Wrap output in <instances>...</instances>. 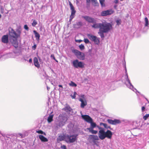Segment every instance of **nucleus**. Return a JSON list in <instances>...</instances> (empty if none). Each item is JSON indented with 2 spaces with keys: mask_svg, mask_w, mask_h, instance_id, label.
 <instances>
[{
  "mask_svg": "<svg viewBox=\"0 0 149 149\" xmlns=\"http://www.w3.org/2000/svg\"><path fill=\"white\" fill-rule=\"evenodd\" d=\"M107 124L106 123H100V125L101 126L103 125L104 127H106V126Z\"/></svg>",
  "mask_w": 149,
  "mask_h": 149,
  "instance_id": "nucleus-40",
  "label": "nucleus"
},
{
  "mask_svg": "<svg viewBox=\"0 0 149 149\" xmlns=\"http://www.w3.org/2000/svg\"><path fill=\"white\" fill-rule=\"evenodd\" d=\"M91 1L93 3H94L95 4L98 3L96 0H91Z\"/></svg>",
  "mask_w": 149,
  "mask_h": 149,
  "instance_id": "nucleus-44",
  "label": "nucleus"
},
{
  "mask_svg": "<svg viewBox=\"0 0 149 149\" xmlns=\"http://www.w3.org/2000/svg\"><path fill=\"white\" fill-rule=\"evenodd\" d=\"M84 41L86 44H88L90 42L89 40L87 38H84Z\"/></svg>",
  "mask_w": 149,
  "mask_h": 149,
  "instance_id": "nucleus-34",
  "label": "nucleus"
},
{
  "mask_svg": "<svg viewBox=\"0 0 149 149\" xmlns=\"http://www.w3.org/2000/svg\"><path fill=\"white\" fill-rule=\"evenodd\" d=\"M56 62H58V61H57L56 59H55V60H54Z\"/></svg>",
  "mask_w": 149,
  "mask_h": 149,
  "instance_id": "nucleus-59",
  "label": "nucleus"
},
{
  "mask_svg": "<svg viewBox=\"0 0 149 149\" xmlns=\"http://www.w3.org/2000/svg\"><path fill=\"white\" fill-rule=\"evenodd\" d=\"M61 148L62 149H67V148H66V146L65 145H62L61 146Z\"/></svg>",
  "mask_w": 149,
  "mask_h": 149,
  "instance_id": "nucleus-41",
  "label": "nucleus"
},
{
  "mask_svg": "<svg viewBox=\"0 0 149 149\" xmlns=\"http://www.w3.org/2000/svg\"><path fill=\"white\" fill-rule=\"evenodd\" d=\"M114 11L112 9L108 10L102 11L101 13V15L103 16H105L108 15H111L113 14Z\"/></svg>",
  "mask_w": 149,
  "mask_h": 149,
  "instance_id": "nucleus-14",
  "label": "nucleus"
},
{
  "mask_svg": "<svg viewBox=\"0 0 149 149\" xmlns=\"http://www.w3.org/2000/svg\"><path fill=\"white\" fill-rule=\"evenodd\" d=\"M99 136L98 137L97 135H90L88 136V140L91 143L93 142V143L95 144L96 142V141L99 140Z\"/></svg>",
  "mask_w": 149,
  "mask_h": 149,
  "instance_id": "nucleus-12",
  "label": "nucleus"
},
{
  "mask_svg": "<svg viewBox=\"0 0 149 149\" xmlns=\"http://www.w3.org/2000/svg\"><path fill=\"white\" fill-rule=\"evenodd\" d=\"M68 120V118L66 116H62L60 117L59 122L58 124V126L60 127H61L64 126Z\"/></svg>",
  "mask_w": 149,
  "mask_h": 149,
  "instance_id": "nucleus-11",
  "label": "nucleus"
},
{
  "mask_svg": "<svg viewBox=\"0 0 149 149\" xmlns=\"http://www.w3.org/2000/svg\"><path fill=\"white\" fill-rule=\"evenodd\" d=\"M29 63H32V59L31 58H30L29 59Z\"/></svg>",
  "mask_w": 149,
  "mask_h": 149,
  "instance_id": "nucleus-52",
  "label": "nucleus"
},
{
  "mask_svg": "<svg viewBox=\"0 0 149 149\" xmlns=\"http://www.w3.org/2000/svg\"><path fill=\"white\" fill-rule=\"evenodd\" d=\"M79 49L81 50H84L85 49L84 46L82 44L79 45Z\"/></svg>",
  "mask_w": 149,
  "mask_h": 149,
  "instance_id": "nucleus-31",
  "label": "nucleus"
},
{
  "mask_svg": "<svg viewBox=\"0 0 149 149\" xmlns=\"http://www.w3.org/2000/svg\"><path fill=\"white\" fill-rule=\"evenodd\" d=\"M36 132L38 134H43L45 136L46 135V133L41 130H38Z\"/></svg>",
  "mask_w": 149,
  "mask_h": 149,
  "instance_id": "nucleus-28",
  "label": "nucleus"
},
{
  "mask_svg": "<svg viewBox=\"0 0 149 149\" xmlns=\"http://www.w3.org/2000/svg\"><path fill=\"white\" fill-rule=\"evenodd\" d=\"M90 124V126L89 127L87 128V129L88 130L89 132L93 134H96L97 133V131L94 130L93 129L96 127L97 125L96 124L93 122V120L89 123Z\"/></svg>",
  "mask_w": 149,
  "mask_h": 149,
  "instance_id": "nucleus-7",
  "label": "nucleus"
},
{
  "mask_svg": "<svg viewBox=\"0 0 149 149\" xmlns=\"http://www.w3.org/2000/svg\"><path fill=\"white\" fill-rule=\"evenodd\" d=\"M99 130H100L99 131L98 136L100 138V137L102 135V133L104 132V130L103 128L101 127H99Z\"/></svg>",
  "mask_w": 149,
  "mask_h": 149,
  "instance_id": "nucleus-26",
  "label": "nucleus"
},
{
  "mask_svg": "<svg viewBox=\"0 0 149 149\" xmlns=\"http://www.w3.org/2000/svg\"><path fill=\"white\" fill-rule=\"evenodd\" d=\"M17 33L14 30L12 29L11 31H10V40L13 46L15 48L18 47V43L17 40V38L19 37L21 33L20 31H17Z\"/></svg>",
  "mask_w": 149,
  "mask_h": 149,
  "instance_id": "nucleus-3",
  "label": "nucleus"
},
{
  "mask_svg": "<svg viewBox=\"0 0 149 149\" xmlns=\"http://www.w3.org/2000/svg\"><path fill=\"white\" fill-rule=\"evenodd\" d=\"M39 137L41 141L42 142H47L48 141V139L42 135H39Z\"/></svg>",
  "mask_w": 149,
  "mask_h": 149,
  "instance_id": "nucleus-24",
  "label": "nucleus"
},
{
  "mask_svg": "<svg viewBox=\"0 0 149 149\" xmlns=\"http://www.w3.org/2000/svg\"><path fill=\"white\" fill-rule=\"evenodd\" d=\"M73 66L75 68H83L84 67V63L81 61H79L78 60H73L72 63Z\"/></svg>",
  "mask_w": 149,
  "mask_h": 149,
  "instance_id": "nucleus-8",
  "label": "nucleus"
},
{
  "mask_svg": "<svg viewBox=\"0 0 149 149\" xmlns=\"http://www.w3.org/2000/svg\"><path fill=\"white\" fill-rule=\"evenodd\" d=\"M69 4L70 6V10H71V14L70 16L74 17V15L76 12V11L75 10L73 5L71 2H69Z\"/></svg>",
  "mask_w": 149,
  "mask_h": 149,
  "instance_id": "nucleus-18",
  "label": "nucleus"
},
{
  "mask_svg": "<svg viewBox=\"0 0 149 149\" xmlns=\"http://www.w3.org/2000/svg\"><path fill=\"white\" fill-rule=\"evenodd\" d=\"M117 5H114V6H113L114 8L115 9H117Z\"/></svg>",
  "mask_w": 149,
  "mask_h": 149,
  "instance_id": "nucleus-51",
  "label": "nucleus"
},
{
  "mask_svg": "<svg viewBox=\"0 0 149 149\" xmlns=\"http://www.w3.org/2000/svg\"><path fill=\"white\" fill-rule=\"evenodd\" d=\"M18 135L19 136H21V138H22L24 137V136H23V134H22L20 133H19L18 134Z\"/></svg>",
  "mask_w": 149,
  "mask_h": 149,
  "instance_id": "nucleus-42",
  "label": "nucleus"
},
{
  "mask_svg": "<svg viewBox=\"0 0 149 149\" xmlns=\"http://www.w3.org/2000/svg\"><path fill=\"white\" fill-rule=\"evenodd\" d=\"M13 54V53H10L8 54V56H10V57H13V56L12 55V54Z\"/></svg>",
  "mask_w": 149,
  "mask_h": 149,
  "instance_id": "nucleus-47",
  "label": "nucleus"
},
{
  "mask_svg": "<svg viewBox=\"0 0 149 149\" xmlns=\"http://www.w3.org/2000/svg\"><path fill=\"white\" fill-rule=\"evenodd\" d=\"M145 109V108L144 107V106L142 107H141L142 111V112H143L144 111Z\"/></svg>",
  "mask_w": 149,
  "mask_h": 149,
  "instance_id": "nucleus-49",
  "label": "nucleus"
},
{
  "mask_svg": "<svg viewBox=\"0 0 149 149\" xmlns=\"http://www.w3.org/2000/svg\"><path fill=\"white\" fill-rule=\"evenodd\" d=\"M58 86L60 87H61V88H63V86H62V85H58Z\"/></svg>",
  "mask_w": 149,
  "mask_h": 149,
  "instance_id": "nucleus-54",
  "label": "nucleus"
},
{
  "mask_svg": "<svg viewBox=\"0 0 149 149\" xmlns=\"http://www.w3.org/2000/svg\"><path fill=\"white\" fill-rule=\"evenodd\" d=\"M81 103V107L82 108H83L87 104V103L86 100L85 99H83L82 98H80L79 99Z\"/></svg>",
  "mask_w": 149,
  "mask_h": 149,
  "instance_id": "nucleus-19",
  "label": "nucleus"
},
{
  "mask_svg": "<svg viewBox=\"0 0 149 149\" xmlns=\"http://www.w3.org/2000/svg\"><path fill=\"white\" fill-rule=\"evenodd\" d=\"M78 135L73 134L66 135V142L68 143H73L76 141L77 139Z\"/></svg>",
  "mask_w": 149,
  "mask_h": 149,
  "instance_id": "nucleus-5",
  "label": "nucleus"
},
{
  "mask_svg": "<svg viewBox=\"0 0 149 149\" xmlns=\"http://www.w3.org/2000/svg\"><path fill=\"white\" fill-rule=\"evenodd\" d=\"M1 15L0 14V18H1Z\"/></svg>",
  "mask_w": 149,
  "mask_h": 149,
  "instance_id": "nucleus-61",
  "label": "nucleus"
},
{
  "mask_svg": "<svg viewBox=\"0 0 149 149\" xmlns=\"http://www.w3.org/2000/svg\"><path fill=\"white\" fill-rule=\"evenodd\" d=\"M4 138L5 140V141L4 142L3 145L4 149H8L12 147L13 146L16 144L17 142V138L14 136L6 135L2 134L0 131V138L3 141V138H1V137Z\"/></svg>",
  "mask_w": 149,
  "mask_h": 149,
  "instance_id": "nucleus-2",
  "label": "nucleus"
},
{
  "mask_svg": "<svg viewBox=\"0 0 149 149\" xmlns=\"http://www.w3.org/2000/svg\"><path fill=\"white\" fill-rule=\"evenodd\" d=\"M93 24L92 27L95 29L99 28L98 34L101 38H104V33H106L110 31L112 27L111 24L107 22H102V23H92Z\"/></svg>",
  "mask_w": 149,
  "mask_h": 149,
  "instance_id": "nucleus-1",
  "label": "nucleus"
},
{
  "mask_svg": "<svg viewBox=\"0 0 149 149\" xmlns=\"http://www.w3.org/2000/svg\"><path fill=\"white\" fill-rule=\"evenodd\" d=\"M145 98L146 99L147 101H148V99H147V98Z\"/></svg>",
  "mask_w": 149,
  "mask_h": 149,
  "instance_id": "nucleus-62",
  "label": "nucleus"
},
{
  "mask_svg": "<svg viewBox=\"0 0 149 149\" xmlns=\"http://www.w3.org/2000/svg\"><path fill=\"white\" fill-rule=\"evenodd\" d=\"M77 94V93L76 92H74V94L73 95H71V96L72 97V99H75L76 97V95Z\"/></svg>",
  "mask_w": 149,
  "mask_h": 149,
  "instance_id": "nucleus-35",
  "label": "nucleus"
},
{
  "mask_svg": "<svg viewBox=\"0 0 149 149\" xmlns=\"http://www.w3.org/2000/svg\"><path fill=\"white\" fill-rule=\"evenodd\" d=\"M149 116V114H146L145 116H144L143 118L144 120H146Z\"/></svg>",
  "mask_w": 149,
  "mask_h": 149,
  "instance_id": "nucleus-38",
  "label": "nucleus"
},
{
  "mask_svg": "<svg viewBox=\"0 0 149 149\" xmlns=\"http://www.w3.org/2000/svg\"><path fill=\"white\" fill-rule=\"evenodd\" d=\"M56 62H58V61H57L56 59H55V60H54Z\"/></svg>",
  "mask_w": 149,
  "mask_h": 149,
  "instance_id": "nucleus-58",
  "label": "nucleus"
},
{
  "mask_svg": "<svg viewBox=\"0 0 149 149\" xmlns=\"http://www.w3.org/2000/svg\"><path fill=\"white\" fill-rule=\"evenodd\" d=\"M125 64V79L126 80V81L125 83V84L128 88H130L134 91L136 92V93H138L141 95V96L144 97V95L142 94H141L135 88H134V86L131 83L130 81L128 78Z\"/></svg>",
  "mask_w": 149,
  "mask_h": 149,
  "instance_id": "nucleus-4",
  "label": "nucleus"
},
{
  "mask_svg": "<svg viewBox=\"0 0 149 149\" xmlns=\"http://www.w3.org/2000/svg\"><path fill=\"white\" fill-rule=\"evenodd\" d=\"M51 57L54 60H55V58L54 54H51Z\"/></svg>",
  "mask_w": 149,
  "mask_h": 149,
  "instance_id": "nucleus-46",
  "label": "nucleus"
},
{
  "mask_svg": "<svg viewBox=\"0 0 149 149\" xmlns=\"http://www.w3.org/2000/svg\"><path fill=\"white\" fill-rule=\"evenodd\" d=\"M37 24V23L36 21L34 20L32 23V26L34 27Z\"/></svg>",
  "mask_w": 149,
  "mask_h": 149,
  "instance_id": "nucleus-32",
  "label": "nucleus"
},
{
  "mask_svg": "<svg viewBox=\"0 0 149 149\" xmlns=\"http://www.w3.org/2000/svg\"><path fill=\"white\" fill-rule=\"evenodd\" d=\"M76 41L77 42H81L82 41V40H76Z\"/></svg>",
  "mask_w": 149,
  "mask_h": 149,
  "instance_id": "nucleus-48",
  "label": "nucleus"
},
{
  "mask_svg": "<svg viewBox=\"0 0 149 149\" xmlns=\"http://www.w3.org/2000/svg\"><path fill=\"white\" fill-rule=\"evenodd\" d=\"M2 42L4 43H7L8 42V35H4L2 37Z\"/></svg>",
  "mask_w": 149,
  "mask_h": 149,
  "instance_id": "nucleus-20",
  "label": "nucleus"
},
{
  "mask_svg": "<svg viewBox=\"0 0 149 149\" xmlns=\"http://www.w3.org/2000/svg\"><path fill=\"white\" fill-rule=\"evenodd\" d=\"M38 58L39 60V61H40V60H41V59L40 58V57L38 56Z\"/></svg>",
  "mask_w": 149,
  "mask_h": 149,
  "instance_id": "nucleus-53",
  "label": "nucleus"
},
{
  "mask_svg": "<svg viewBox=\"0 0 149 149\" xmlns=\"http://www.w3.org/2000/svg\"><path fill=\"white\" fill-rule=\"evenodd\" d=\"M74 17V16H70V19L69 22H68V23L69 22L70 23V24L71 23V22L72 20V19Z\"/></svg>",
  "mask_w": 149,
  "mask_h": 149,
  "instance_id": "nucleus-36",
  "label": "nucleus"
},
{
  "mask_svg": "<svg viewBox=\"0 0 149 149\" xmlns=\"http://www.w3.org/2000/svg\"><path fill=\"white\" fill-rule=\"evenodd\" d=\"M82 17L85 19L88 23H95L96 22V20L93 18L86 16H82Z\"/></svg>",
  "mask_w": 149,
  "mask_h": 149,
  "instance_id": "nucleus-15",
  "label": "nucleus"
},
{
  "mask_svg": "<svg viewBox=\"0 0 149 149\" xmlns=\"http://www.w3.org/2000/svg\"><path fill=\"white\" fill-rule=\"evenodd\" d=\"M101 0H99L100 1H101ZM104 1V0H103V1Z\"/></svg>",
  "mask_w": 149,
  "mask_h": 149,
  "instance_id": "nucleus-63",
  "label": "nucleus"
},
{
  "mask_svg": "<svg viewBox=\"0 0 149 149\" xmlns=\"http://www.w3.org/2000/svg\"><path fill=\"white\" fill-rule=\"evenodd\" d=\"M14 52L15 54V52Z\"/></svg>",
  "mask_w": 149,
  "mask_h": 149,
  "instance_id": "nucleus-64",
  "label": "nucleus"
},
{
  "mask_svg": "<svg viewBox=\"0 0 149 149\" xmlns=\"http://www.w3.org/2000/svg\"><path fill=\"white\" fill-rule=\"evenodd\" d=\"M51 83L53 85V83L52 81H51Z\"/></svg>",
  "mask_w": 149,
  "mask_h": 149,
  "instance_id": "nucleus-60",
  "label": "nucleus"
},
{
  "mask_svg": "<svg viewBox=\"0 0 149 149\" xmlns=\"http://www.w3.org/2000/svg\"><path fill=\"white\" fill-rule=\"evenodd\" d=\"M24 28L25 30L27 31L29 30V28L26 24H25L24 25Z\"/></svg>",
  "mask_w": 149,
  "mask_h": 149,
  "instance_id": "nucleus-37",
  "label": "nucleus"
},
{
  "mask_svg": "<svg viewBox=\"0 0 149 149\" xmlns=\"http://www.w3.org/2000/svg\"><path fill=\"white\" fill-rule=\"evenodd\" d=\"M69 85L70 86L73 87H76L77 86V84L73 81H71V83L69 84Z\"/></svg>",
  "mask_w": 149,
  "mask_h": 149,
  "instance_id": "nucleus-30",
  "label": "nucleus"
},
{
  "mask_svg": "<svg viewBox=\"0 0 149 149\" xmlns=\"http://www.w3.org/2000/svg\"><path fill=\"white\" fill-rule=\"evenodd\" d=\"M114 3L116 4H117L118 3V0H115L114 1Z\"/></svg>",
  "mask_w": 149,
  "mask_h": 149,
  "instance_id": "nucleus-50",
  "label": "nucleus"
},
{
  "mask_svg": "<svg viewBox=\"0 0 149 149\" xmlns=\"http://www.w3.org/2000/svg\"><path fill=\"white\" fill-rule=\"evenodd\" d=\"M63 110L65 111L66 112H71L72 110V109L70 106L68 104H66L63 109Z\"/></svg>",
  "mask_w": 149,
  "mask_h": 149,
  "instance_id": "nucleus-23",
  "label": "nucleus"
},
{
  "mask_svg": "<svg viewBox=\"0 0 149 149\" xmlns=\"http://www.w3.org/2000/svg\"><path fill=\"white\" fill-rule=\"evenodd\" d=\"M33 63L34 65L38 68L40 67V65L38 61V58L35 57L33 59Z\"/></svg>",
  "mask_w": 149,
  "mask_h": 149,
  "instance_id": "nucleus-22",
  "label": "nucleus"
},
{
  "mask_svg": "<svg viewBox=\"0 0 149 149\" xmlns=\"http://www.w3.org/2000/svg\"><path fill=\"white\" fill-rule=\"evenodd\" d=\"M113 135V133L110 130H107L106 132L104 131V132L102 133V135L100 137V139L103 140L107 137L109 139H111Z\"/></svg>",
  "mask_w": 149,
  "mask_h": 149,
  "instance_id": "nucleus-9",
  "label": "nucleus"
},
{
  "mask_svg": "<svg viewBox=\"0 0 149 149\" xmlns=\"http://www.w3.org/2000/svg\"><path fill=\"white\" fill-rule=\"evenodd\" d=\"M86 1H87V2H88V3H89L90 1V0H87Z\"/></svg>",
  "mask_w": 149,
  "mask_h": 149,
  "instance_id": "nucleus-57",
  "label": "nucleus"
},
{
  "mask_svg": "<svg viewBox=\"0 0 149 149\" xmlns=\"http://www.w3.org/2000/svg\"><path fill=\"white\" fill-rule=\"evenodd\" d=\"M145 26H147L148 25V19L147 17H146L145 18Z\"/></svg>",
  "mask_w": 149,
  "mask_h": 149,
  "instance_id": "nucleus-29",
  "label": "nucleus"
},
{
  "mask_svg": "<svg viewBox=\"0 0 149 149\" xmlns=\"http://www.w3.org/2000/svg\"><path fill=\"white\" fill-rule=\"evenodd\" d=\"M52 112L48 116L47 121L49 123H51L53 120V118L54 117V115L52 114Z\"/></svg>",
  "mask_w": 149,
  "mask_h": 149,
  "instance_id": "nucleus-25",
  "label": "nucleus"
},
{
  "mask_svg": "<svg viewBox=\"0 0 149 149\" xmlns=\"http://www.w3.org/2000/svg\"><path fill=\"white\" fill-rule=\"evenodd\" d=\"M50 89V88L49 87H48V86H47V89L48 91H49Z\"/></svg>",
  "mask_w": 149,
  "mask_h": 149,
  "instance_id": "nucleus-55",
  "label": "nucleus"
},
{
  "mask_svg": "<svg viewBox=\"0 0 149 149\" xmlns=\"http://www.w3.org/2000/svg\"><path fill=\"white\" fill-rule=\"evenodd\" d=\"M96 127H97L99 129V127H100L98 125H97V126Z\"/></svg>",
  "mask_w": 149,
  "mask_h": 149,
  "instance_id": "nucleus-56",
  "label": "nucleus"
},
{
  "mask_svg": "<svg viewBox=\"0 0 149 149\" xmlns=\"http://www.w3.org/2000/svg\"><path fill=\"white\" fill-rule=\"evenodd\" d=\"M87 36L90 40L94 42L95 44L98 45L99 43V39L96 36L92 35L90 34H88Z\"/></svg>",
  "mask_w": 149,
  "mask_h": 149,
  "instance_id": "nucleus-10",
  "label": "nucleus"
},
{
  "mask_svg": "<svg viewBox=\"0 0 149 149\" xmlns=\"http://www.w3.org/2000/svg\"><path fill=\"white\" fill-rule=\"evenodd\" d=\"M33 33H34L35 36L36 37V39L38 41L40 39V37L39 34L37 32L36 30H34L33 31Z\"/></svg>",
  "mask_w": 149,
  "mask_h": 149,
  "instance_id": "nucleus-27",
  "label": "nucleus"
},
{
  "mask_svg": "<svg viewBox=\"0 0 149 149\" xmlns=\"http://www.w3.org/2000/svg\"><path fill=\"white\" fill-rule=\"evenodd\" d=\"M120 19H118L116 20V22L117 23V24L118 25H119L120 24Z\"/></svg>",
  "mask_w": 149,
  "mask_h": 149,
  "instance_id": "nucleus-39",
  "label": "nucleus"
},
{
  "mask_svg": "<svg viewBox=\"0 0 149 149\" xmlns=\"http://www.w3.org/2000/svg\"><path fill=\"white\" fill-rule=\"evenodd\" d=\"M105 128L107 129H109L110 130L112 129V128L110 126H108L107 125H106V127Z\"/></svg>",
  "mask_w": 149,
  "mask_h": 149,
  "instance_id": "nucleus-45",
  "label": "nucleus"
},
{
  "mask_svg": "<svg viewBox=\"0 0 149 149\" xmlns=\"http://www.w3.org/2000/svg\"><path fill=\"white\" fill-rule=\"evenodd\" d=\"M82 25V22L81 21H79L77 22L75 24H73V27L74 28L78 29Z\"/></svg>",
  "mask_w": 149,
  "mask_h": 149,
  "instance_id": "nucleus-21",
  "label": "nucleus"
},
{
  "mask_svg": "<svg viewBox=\"0 0 149 149\" xmlns=\"http://www.w3.org/2000/svg\"><path fill=\"white\" fill-rule=\"evenodd\" d=\"M107 121L109 124L113 125H116L121 122L120 120L117 119H115L114 120L108 119L107 120Z\"/></svg>",
  "mask_w": 149,
  "mask_h": 149,
  "instance_id": "nucleus-16",
  "label": "nucleus"
},
{
  "mask_svg": "<svg viewBox=\"0 0 149 149\" xmlns=\"http://www.w3.org/2000/svg\"><path fill=\"white\" fill-rule=\"evenodd\" d=\"M72 52L78 59L81 60H84L85 59V55L84 53L76 49L72 50Z\"/></svg>",
  "mask_w": 149,
  "mask_h": 149,
  "instance_id": "nucleus-6",
  "label": "nucleus"
},
{
  "mask_svg": "<svg viewBox=\"0 0 149 149\" xmlns=\"http://www.w3.org/2000/svg\"><path fill=\"white\" fill-rule=\"evenodd\" d=\"M64 139L66 141V135H65L63 134H61L57 138V142L59 143L60 141H63Z\"/></svg>",
  "mask_w": 149,
  "mask_h": 149,
  "instance_id": "nucleus-17",
  "label": "nucleus"
},
{
  "mask_svg": "<svg viewBox=\"0 0 149 149\" xmlns=\"http://www.w3.org/2000/svg\"><path fill=\"white\" fill-rule=\"evenodd\" d=\"M36 47V44H34V45L33 46L32 48L33 50H35Z\"/></svg>",
  "mask_w": 149,
  "mask_h": 149,
  "instance_id": "nucleus-43",
  "label": "nucleus"
},
{
  "mask_svg": "<svg viewBox=\"0 0 149 149\" xmlns=\"http://www.w3.org/2000/svg\"><path fill=\"white\" fill-rule=\"evenodd\" d=\"M104 1H103V0H102L100 1L101 5L102 7L105 6V5L104 3Z\"/></svg>",
  "mask_w": 149,
  "mask_h": 149,
  "instance_id": "nucleus-33",
  "label": "nucleus"
},
{
  "mask_svg": "<svg viewBox=\"0 0 149 149\" xmlns=\"http://www.w3.org/2000/svg\"><path fill=\"white\" fill-rule=\"evenodd\" d=\"M80 113L82 119L84 120L85 121L89 123L91 122V121H92L93 119L89 115H83L81 111L80 112Z\"/></svg>",
  "mask_w": 149,
  "mask_h": 149,
  "instance_id": "nucleus-13",
  "label": "nucleus"
}]
</instances>
